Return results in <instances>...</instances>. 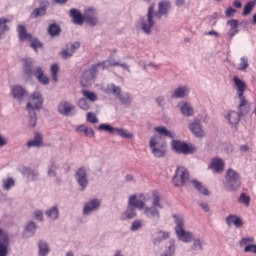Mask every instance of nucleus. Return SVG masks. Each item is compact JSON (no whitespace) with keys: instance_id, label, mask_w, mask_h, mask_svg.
I'll return each mask as SVG.
<instances>
[{"instance_id":"nucleus-1","label":"nucleus","mask_w":256,"mask_h":256,"mask_svg":"<svg viewBox=\"0 0 256 256\" xmlns=\"http://www.w3.org/2000/svg\"><path fill=\"white\" fill-rule=\"evenodd\" d=\"M171 12V2L162 0L158 3V10L155 12V3H151L148 7L146 18L141 17L136 23V29L144 33V35H151L155 27V18L161 21L163 17H168Z\"/></svg>"},{"instance_id":"nucleus-2","label":"nucleus","mask_w":256,"mask_h":256,"mask_svg":"<svg viewBox=\"0 0 256 256\" xmlns=\"http://www.w3.org/2000/svg\"><path fill=\"white\" fill-rule=\"evenodd\" d=\"M151 203V206L145 205L144 203L142 210H144V215L147 219H150V221H153L154 223H159L161 220L160 209H163V203H161V194H159V191H152Z\"/></svg>"},{"instance_id":"nucleus-3","label":"nucleus","mask_w":256,"mask_h":256,"mask_svg":"<svg viewBox=\"0 0 256 256\" xmlns=\"http://www.w3.org/2000/svg\"><path fill=\"white\" fill-rule=\"evenodd\" d=\"M70 17H72L75 25H83V23H87L90 27H95L98 23L97 10L92 7L86 9L84 15L81 14V11L72 8L70 9Z\"/></svg>"},{"instance_id":"nucleus-4","label":"nucleus","mask_w":256,"mask_h":256,"mask_svg":"<svg viewBox=\"0 0 256 256\" xmlns=\"http://www.w3.org/2000/svg\"><path fill=\"white\" fill-rule=\"evenodd\" d=\"M43 107V96L41 92H34L31 95L30 102L27 103L26 109L29 113V127H36L37 125V112Z\"/></svg>"},{"instance_id":"nucleus-5","label":"nucleus","mask_w":256,"mask_h":256,"mask_svg":"<svg viewBox=\"0 0 256 256\" xmlns=\"http://www.w3.org/2000/svg\"><path fill=\"white\" fill-rule=\"evenodd\" d=\"M143 207H145V202L137 199V194L130 196L128 206L126 210L121 213L120 220L129 221L131 219H135V217H137V209H139V211H143Z\"/></svg>"},{"instance_id":"nucleus-6","label":"nucleus","mask_w":256,"mask_h":256,"mask_svg":"<svg viewBox=\"0 0 256 256\" xmlns=\"http://www.w3.org/2000/svg\"><path fill=\"white\" fill-rule=\"evenodd\" d=\"M174 223H175V234L178 237V241H182V243H191L193 241V232L185 230V218L183 215H173Z\"/></svg>"},{"instance_id":"nucleus-7","label":"nucleus","mask_w":256,"mask_h":256,"mask_svg":"<svg viewBox=\"0 0 256 256\" xmlns=\"http://www.w3.org/2000/svg\"><path fill=\"white\" fill-rule=\"evenodd\" d=\"M107 69V62H98L86 69L82 74L81 85L82 87H89L97 79L99 71Z\"/></svg>"},{"instance_id":"nucleus-8","label":"nucleus","mask_w":256,"mask_h":256,"mask_svg":"<svg viewBox=\"0 0 256 256\" xmlns=\"http://www.w3.org/2000/svg\"><path fill=\"white\" fill-rule=\"evenodd\" d=\"M23 73L26 75V77H31L34 75L36 79L41 83L42 85H49V77L45 76V73L43 72V68L36 67L33 70V60L32 59H25L23 63Z\"/></svg>"},{"instance_id":"nucleus-9","label":"nucleus","mask_w":256,"mask_h":256,"mask_svg":"<svg viewBox=\"0 0 256 256\" xmlns=\"http://www.w3.org/2000/svg\"><path fill=\"white\" fill-rule=\"evenodd\" d=\"M149 148L154 155L158 159L165 157L167 153V142L160 135H153L149 140Z\"/></svg>"},{"instance_id":"nucleus-10","label":"nucleus","mask_w":256,"mask_h":256,"mask_svg":"<svg viewBox=\"0 0 256 256\" xmlns=\"http://www.w3.org/2000/svg\"><path fill=\"white\" fill-rule=\"evenodd\" d=\"M223 185L226 191H237L239 187H241V175H239L238 172L234 169L229 168L226 172V177Z\"/></svg>"},{"instance_id":"nucleus-11","label":"nucleus","mask_w":256,"mask_h":256,"mask_svg":"<svg viewBox=\"0 0 256 256\" xmlns=\"http://www.w3.org/2000/svg\"><path fill=\"white\" fill-rule=\"evenodd\" d=\"M99 131H105L106 133H109L110 135H118V137H121L122 139H133L134 135L132 132H129L128 130H125L123 128H115L107 123H102L98 126Z\"/></svg>"},{"instance_id":"nucleus-12","label":"nucleus","mask_w":256,"mask_h":256,"mask_svg":"<svg viewBox=\"0 0 256 256\" xmlns=\"http://www.w3.org/2000/svg\"><path fill=\"white\" fill-rule=\"evenodd\" d=\"M18 37L20 41H31L30 47L37 51V49H43V43L37 38H33L30 33H27V29L23 25L17 27Z\"/></svg>"},{"instance_id":"nucleus-13","label":"nucleus","mask_w":256,"mask_h":256,"mask_svg":"<svg viewBox=\"0 0 256 256\" xmlns=\"http://www.w3.org/2000/svg\"><path fill=\"white\" fill-rule=\"evenodd\" d=\"M189 181V171L183 166L177 167L172 183L175 187H183Z\"/></svg>"},{"instance_id":"nucleus-14","label":"nucleus","mask_w":256,"mask_h":256,"mask_svg":"<svg viewBox=\"0 0 256 256\" xmlns=\"http://www.w3.org/2000/svg\"><path fill=\"white\" fill-rule=\"evenodd\" d=\"M171 145L172 149L175 153H178V155H191V153H195L196 151L195 147L179 140H172Z\"/></svg>"},{"instance_id":"nucleus-15","label":"nucleus","mask_w":256,"mask_h":256,"mask_svg":"<svg viewBox=\"0 0 256 256\" xmlns=\"http://www.w3.org/2000/svg\"><path fill=\"white\" fill-rule=\"evenodd\" d=\"M101 207V200L98 198L90 199L86 203H84L83 208H82V215L84 217H89L93 215V213L99 211Z\"/></svg>"},{"instance_id":"nucleus-16","label":"nucleus","mask_w":256,"mask_h":256,"mask_svg":"<svg viewBox=\"0 0 256 256\" xmlns=\"http://www.w3.org/2000/svg\"><path fill=\"white\" fill-rule=\"evenodd\" d=\"M76 182L80 187V191H85L89 187V178H87V170L79 168L75 174Z\"/></svg>"},{"instance_id":"nucleus-17","label":"nucleus","mask_w":256,"mask_h":256,"mask_svg":"<svg viewBox=\"0 0 256 256\" xmlns=\"http://www.w3.org/2000/svg\"><path fill=\"white\" fill-rule=\"evenodd\" d=\"M58 113L64 115L65 117H73L75 115V105L69 101H61L58 104Z\"/></svg>"},{"instance_id":"nucleus-18","label":"nucleus","mask_w":256,"mask_h":256,"mask_svg":"<svg viewBox=\"0 0 256 256\" xmlns=\"http://www.w3.org/2000/svg\"><path fill=\"white\" fill-rule=\"evenodd\" d=\"M191 93V88L188 85H180L171 93V99H186Z\"/></svg>"},{"instance_id":"nucleus-19","label":"nucleus","mask_w":256,"mask_h":256,"mask_svg":"<svg viewBox=\"0 0 256 256\" xmlns=\"http://www.w3.org/2000/svg\"><path fill=\"white\" fill-rule=\"evenodd\" d=\"M9 235L3 233V230L0 228V256L9 255Z\"/></svg>"},{"instance_id":"nucleus-20","label":"nucleus","mask_w":256,"mask_h":256,"mask_svg":"<svg viewBox=\"0 0 256 256\" xmlns=\"http://www.w3.org/2000/svg\"><path fill=\"white\" fill-rule=\"evenodd\" d=\"M19 171L28 181H37L39 179V172L29 167L21 166Z\"/></svg>"},{"instance_id":"nucleus-21","label":"nucleus","mask_w":256,"mask_h":256,"mask_svg":"<svg viewBox=\"0 0 256 256\" xmlns=\"http://www.w3.org/2000/svg\"><path fill=\"white\" fill-rule=\"evenodd\" d=\"M225 223L228 227L234 225L236 229L243 227V219L235 214H230L225 218Z\"/></svg>"},{"instance_id":"nucleus-22","label":"nucleus","mask_w":256,"mask_h":256,"mask_svg":"<svg viewBox=\"0 0 256 256\" xmlns=\"http://www.w3.org/2000/svg\"><path fill=\"white\" fill-rule=\"evenodd\" d=\"M102 91L103 93H106V95H113V97H115V99H117L121 93V87L110 83L104 87H102Z\"/></svg>"},{"instance_id":"nucleus-23","label":"nucleus","mask_w":256,"mask_h":256,"mask_svg":"<svg viewBox=\"0 0 256 256\" xmlns=\"http://www.w3.org/2000/svg\"><path fill=\"white\" fill-rule=\"evenodd\" d=\"M226 25L230 27L229 29V34H228V40L231 41L237 33H239V20L237 19H232L228 20L226 22Z\"/></svg>"},{"instance_id":"nucleus-24","label":"nucleus","mask_w":256,"mask_h":256,"mask_svg":"<svg viewBox=\"0 0 256 256\" xmlns=\"http://www.w3.org/2000/svg\"><path fill=\"white\" fill-rule=\"evenodd\" d=\"M189 129L191 133H193L199 139H203L205 137V130H203V126L199 122H192L189 124Z\"/></svg>"},{"instance_id":"nucleus-25","label":"nucleus","mask_w":256,"mask_h":256,"mask_svg":"<svg viewBox=\"0 0 256 256\" xmlns=\"http://www.w3.org/2000/svg\"><path fill=\"white\" fill-rule=\"evenodd\" d=\"M178 107L184 117H193L195 115V110L193 109V106H191V103L182 102Z\"/></svg>"},{"instance_id":"nucleus-26","label":"nucleus","mask_w":256,"mask_h":256,"mask_svg":"<svg viewBox=\"0 0 256 256\" xmlns=\"http://www.w3.org/2000/svg\"><path fill=\"white\" fill-rule=\"evenodd\" d=\"M225 167V162L221 158H213L211 165L209 166L214 173H222Z\"/></svg>"},{"instance_id":"nucleus-27","label":"nucleus","mask_w":256,"mask_h":256,"mask_svg":"<svg viewBox=\"0 0 256 256\" xmlns=\"http://www.w3.org/2000/svg\"><path fill=\"white\" fill-rule=\"evenodd\" d=\"M12 97H14L17 101H23V97L27 95V91L23 86L15 85L12 90Z\"/></svg>"},{"instance_id":"nucleus-28","label":"nucleus","mask_w":256,"mask_h":256,"mask_svg":"<svg viewBox=\"0 0 256 256\" xmlns=\"http://www.w3.org/2000/svg\"><path fill=\"white\" fill-rule=\"evenodd\" d=\"M237 113L241 118L247 117L251 113V104H249V101L239 102Z\"/></svg>"},{"instance_id":"nucleus-29","label":"nucleus","mask_w":256,"mask_h":256,"mask_svg":"<svg viewBox=\"0 0 256 256\" xmlns=\"http://www.w3.org/2000/svg\"><path fill=\"white\" fill-rule=\"evenodd\" d=\"M45 215L46 217H48V219H50V221H57V219H59V206L58 205H53L52 207L48 208L45 211Z\"/></svg>"},{"instance_id":"nucleus-30","label":"nucleus","mask_w":256,"mask_h":256,"mask_svg":"<svg viewBox=\"0 0 256 256\" xmlns=\"http://www.w3.org/2000/svg\"><path fill=\"white\" fill-rule=\"evenodd\" d=\"M226 119H228L231 127L237 129V125H239V122L241 121V116L237 112L231 111L227 114Z\"/></svg>"},{"instance_id":"nucleus-31","label":"nucleus","mask_w":256,"mask_h":256,"mask_svg":"<svg viewBox=\"0 0 256 256\" xmlns=\"http://www.w3.org/2000/svg\"><path fill=\"white\" fill-rule=\"evenodd\" d=\"M38 253L39 256H47L51 253V247H49V244L46 241L40 240L38 242Z\"/></svg>"},{"instance_id":"nucleus-32","label":"nucleus","mask_w":256,"mask_h":256,"mask_svg":"<svg viewBox=\"0 0 256 256\" xmlns=\"http://www.w3.org/2000/svg\"><path fill=\"white\" fill-rule=\"evenodd\" d=\"M169 237H171V233L160 230L157 232L156 237L153 239V244L156 246L161 245V242L169 239Z\"/></svg>"},{"instance_id":"nucleus-33","label":"nucleus","mask_w":256,"mask_h":256,"mask_svg":"<svg viewBox=\"0 0 256 256\" xmlns=\"http://www.w3.org/2000/svg\"><path fill=\"white\" fill-rule=\"evenodd\" d=\"M154 131L158 133V135L161 137H169V139H175V133L169 131L166 127L164 126H156L154 128Z\"/></svg>"},{"instance_id":"nucleus-34","label":"nucleus","mask_w":256,"mask_h":256,"mask_svg":"<svg viewBox=\"0 0 256 256\" xmlns=\"http://www.w3.org/2000/svg\"><path fill=\"white\" fill-rule=\"evenodd\" d=\"M47 32L51 37H59V35H61V26H59L57 22L49 24Z\"/></svg>"},{"instance_id":"nucleus-35","label":"nucleus","mask_w":256,"mask_h":256,"mask_svg":"<svg viewBox=\"0 0 256 256\" xmlns=\"http://www.w3.org/2000/svg\"><path fill=\"white\" fill-rule=\"evenodd\" d=\"M192 185L196 189V191L201 193V195H205L206 197H209L210 195L209 190L207 189V187H205V185H203V183L194 179L192 180Z\"/></svg>"},{"instance_id":"nucleus-36","label":"nucleus","mask_w":256,"mask_h":256,"mask_svg":"<svg viewBox=\"0 0 256 256\" xmlns=\"http://www.w3.org/2000/svg\"><path fill=\"white\" fill-rule=\"evenodd\" d=\"M27 147H41L43 145V135L41 133H36L34 139L27 142Z\"/></svg>"},{"instance_id":"nucleus-37","label":"nucleus","mask_w":256,"mask_h":256,"mask_svg":"<svg viewBox=\"0 0 256 256\" xmlns=\"http://www.w3.org/2000/svg\"><path fill=\"white\" fill-rule=\"evenodd\" d=\"M77 133H84L85 137H95V130L82 124L76 127Z\"/></svg>"},{"instance_id":"nucleus-38","label":"nucleus","mask_w":256,"mask_h":256,"mask_svg":"<svg viewBox=\"0 0 256 256\" xmlns=\"http://www.w3.org/2000/svg\"><path fill=\"white\" fill-rule=\"evenodd\" d=\"M116 99H118V101H120L122 105H131V103H133V98L131 97V94L127 92H121L120 95L116 97Z\"/></svg>"},{"instance_id":"nucleus-39","label":"nucleus","mask_w":256,"mask_h":256,"mask_svg":"<svg viewBox=\"0 0 256 256\" xmlns=\"http://www.w3.org/2000/svg\"><path fill=\"white\" fill-rule=\"evenodd\" d=\"M45 15H47V6H42L34 9L31 12L30 17L31 19H38V17H45Z\"/></svg>"},{"instance_id":"nucleus-40","label":"nucleus","mask_w":256,"mask_h":256,"mask_svg":"<svg viewBox=\"0 0 256 256\" xmlns=\"http://www.w3.org/2000/svg\"><path fill=\"white\" fill-rule=\"evenodd\" d=\"M7 23H11V20L7 18H0V39H3V33L9 31V26Z\"/></svg>"},{"instance_id":"nucleus-41","label":"nucleus","mask_w":256,"mask_h":256,"mask_svg":"<svg viewBox=\"0 0 256 256\" xmlns=\"http://www.w3.org/2000/svg\"><path fill=\"white\" fill-rule=\"evenodd\" d=\"M26 233H28V237H33L35 235V232L37 231V223L30 221L26 224L25 227Z\"/></svg>"},{"instance_id":"nucleus-42","label":"nucleus","mask_w":256,"mask_h":256,"mask_svg":"<svg viewBox=\"0 0 256 256\" xmlns=\"http://www.w3.org/2000/svg\"><path fill=\"white\" fill-rule=\"evenodd\" d=\"M81 93L85 97V99H88V101H90L91 103H95V101H97L98 99L95 92H91L89 90H82Z\"/></svg>"},{"instance_id":"nucleus-43","label":"nucleus","mask_w":256,"mask_h":256,"mask_svg":"<svg viewBox=\"0 0 256 256\" xmlns=\"http://www.w3.org/2000/svg\"><path fill=\"white\" fill-rule=\"evenodd\" d=\"M233 83L237 89V91L245 90L247 89V84L243 82L239 77L235 76L233 78Z\"/></svg>"},{"instance_id":"nucleus-44","label":"nucleus","mask_w":256,"mask_h":256,"mask_svg":"<svg viewBox=\"0 0 256 256\" xmlns=\"http://www.w3.org/2000/svg\"><path fill=\"white\" fill-rule=\"evenodd\" d=\"M249 68V58L247 56L240 58V63L238 64V71H247Z\"/></svg>"},{"instance_id":"nucleus-45","label":"nucleus","mask_w":256,"mask_h":256,"mask_svg":"<svg viewBox=\"0 0 256 256\" xmlns=\"http://www.w3.org/2000/svg\"><path fill=\"white\" fill-rule=\"evenodd\" d=\"M51 75H52V81H54V83H57L59 81V65L58 64H52L51 68Z\"/></svg>"},{"instance_id":"nucleus-46","label":"nucleus","mask_w":256,"mask_h":256,"mask_svg":"<svg viewBox=\"0 0 256 256\" xmlns=\"http://www.w3.org/2000/svg\"><path fill=\"white\" fill-rule=\"evenodd\" d=\"M4 191H10L12 187H15V180L13 178H7L2 181Z\"/></svg>"},{"instance_id":"nucleus-47","label":"nucleus","mask_w":256,"mask_h":256,"mask_svg":"<svg viewBox=\"0 0 256 256\" xmlns=\"http://www.w3.org/2000/svg\"><path fill=\"white\" fill-rule=\"evenodd\" d=\"M192 241L191 251H203V243L199 238H192Z\"/></svg>"},{"instance_id":"nucleus-48","label":"nucleus","mask_w":256,"mask_h":256,"mask_svg":"<svg viewBox=\"0 0 256 256\" xmlns=\"http://www.w3.org/2000/svg\"><path fill=\"white\" fill-rule=\"evenodd\" d=\"M48 177H57V165L54 161H51L47 171Z\"/></svg>"},{"instance_id":"nucleus-49","label":"nucleus","mask_w":256,"mask_h":256,"mask_svg":"<svg viewBox=\"0 0 256 256\" xmlns=\"http://www.w3.org/2000/svg\"><path fill=\"white\" fill-rule=\"evenodd\" d=\"M253 243H255V238L253 236H250V237L242 238L239 242V245L241 247L243 246L248 247V245H252Z\"/></svg>"},{"instance_id":"nucleus-50","label":"nucleus","mask_w":256,"mask_h":256,"mask_svg":"<svg viewBox=\"0 0 256 256\" xmlns=\"http://www.w3.org/2000/svg\"><path fill=\"white\" fill-rule=\"evenodd\" d=\"M253 7H255V1H249L245 6L243 10V15L247 17L252 11Z\"/></svg>"},{"instance_id":"nucleus-51","label":"nucleus","mask_w":256,"mask_h":256,"mask_svg":"<svg viewBox=\"0 0 256 256\" xmlns=\"http://www.w3.org/2000/svg\"><path fill=\"white\" fill-rule=\"evenodd\" d=\"M78 107H79V109H82V111H89V108L91 106L89 105V102H87V99L81 98L78 101Z\"/></svg>"},{"instance_id":"nucleus-52","label":"nucleus","mask_w":256,"mask_h":256,"mask_svg":"<svg viewBox=\"0 0 256 256\" xmlns=\"http://www.w3.org/2000/svg\"><path fill=\"white\" fill-rule=\"evenodd\" d=\"M238 201L239 203H243L244 205L249 207V204L251 203V197H249V195H246L245 193H241Z\"/></svg>"},{"instance_id":"nucleus-53","label":"nucleus","mask_w":256,"mask_h":256,"mask_svg":"<svg viewBox=\"0 0 256 256\" xmlns=\"http://www.w3.org/2000/svg\"><path fill=\"white\" fill-rule=\"evenodd\" d=\"M143 227V220H134L131 224L130 231H139Z\"/></svg>"},{"instance_id":"nucleus-54","label":"nucleus","mask_w":256,"mask_h":256,"mask_svg":"<svg viewBox=\"0 0 256 256\" xmlns=\"http://www.w3.org/2000/svg\"><path fill=\"white\" fill-rule=\"evenodd\" d=\"M74 54H75V52H73L70 47L61 51V56L63 59H69V58L73 57Z\"/></svg>"},{"instance_id":"nucleus-55","label":"nucleus","mask_w":256,"mask_h":256,"mask_svg":"<svg viewBox=\"0 0 256 256\" xmlns=\"http://www.w3.org/2000/svg\"><path fill=\"white\" fill-rule=\"evenodd\" d=\"M169 243H170V245L168 246V250H167L166 254L174 256L175 255V249H176L175 239H170Z\"/></svg>"},{"instance_id":"nucleus-56","label":"nucleus","mask_w":256,"mask_h":256,"mask_svg":"<svg viewBox=\"0 0 256 256\" xmlns=\"http://www.w3.org/2000/svg\"><path fill=\"white\" fill-rule=\"evenodd\" d=\"M33 216L36 221L43 223V210H35Z\"/></svg>"},{"instance_id":"nucleus-57","label":"nucleus","mask_w":256,"mask_h":256,"mask_svg":"<svg viewBox=\"0 0 256 256\" xmlns=\"http://www.w3.org/2000/svg\"><path fill=\"white\" fill-rule=\"evenodd\" d=\"M102 63H106L107 69L108 67H117L119 65V61H115L113 57L108 58L107 61H102Z\"/></svg>"},{"instance_id":"nucleus-58","label":"nucleus","mask_w":256,"mask_h":256,"mask_svg":"<svg viewBox=\"0 0 256 256\" xmlns=\"http://www.w3.org/2000/svg\"><path fill=\"white\" fill-rule=\"evenodd\" d=\"M87 121L88 123H99V119H97V116L92 112L87 113Z\"/></svg>"},{"instance_id":"nucleus-59","label":"nucleus","mask_w":256,"mask_h":256,"mask_svg":"<svg viewBox=\"0 0 256 256\" xmlns=\"http://www.w3.org/2000/svg\"><path fill=\"white\" fill-rule=\"evenodd\" d=\"M237 95L239 99V103H245L247 102V98H245V90H237Z\"/></svg>"},{"instance_id":"nucleus-60","label":"nucleus","mask_w":256,"mask_h":256,"mask_svg":"<svg viewBox=\"0 0 256 256\" xmlns=\"http://www.w3.org/2000/svg\"><path fill=\"white\" fill-rule=\"evenodd\" d=\"M155 101L158 107H161L162 109L165 107V96H158Z\"/></svg>"},{"instance_id":"nucleus-61","label":"nucleus","mask_w":256,"mask_h":256,"mask_svg":"<svg viewBox=\"0 0 256 256\" xmlns=\"http://www.w3.org/2000/svg\"><path fill=\"white\" fill-rule=\"evenodd\" d=\"M244 253H255L256 254V244L245 246Z\"/></svg>"},{"instance_id":"nucleus-62","label":"nucleus","mask_w":256,"mask_h":256,"mask_svg":"<svg viewBox=\"0 0 256 256\" xmlns=\"http://www.w3.org/2000/svg\"><path fill=\"white\" fill-rule=\"evenodd\" d=\"M235 13H237V10L234 9L233 7H229L225 11L226 17H231L232 15H235Z\"/></svg>"},{"instance_id":"nucleus-63","label":"nucleus","mask_w":256,"mask_h":256,"mask_svg":"<svg viewBox=\"0 0 256 256\" xmlns=\"http://www.w3.org/2000/svg\"><path fill=\"white\" fill-rule=\"evenodd\" d=\"M204 35L211 36V37H216V38L221 37V34H219V32H217L215 30L205 32Z\"/></svg>"},{"instance_id":"nucleus-64","label":"nucleus","mask_w":256,"mask_h":256,"mask_svg":"<svg viewBox=\"0 0 256 256\" xmlns=\"http://www.w3.org/2000/svg\"><path fill=\"white\" fill-rule=\"evenodd\" d=\"M199 206L203 209V211H204L205 213H209L210 207H209V204H208V203H206V202H200V203H199Z\"/></svg>"}]
</instances>
